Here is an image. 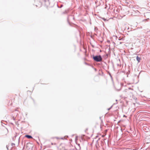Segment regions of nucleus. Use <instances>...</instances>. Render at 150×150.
<instances>
[{
  "label": "nucleus",
  "mask_w": 150,
  "mask_h": 150,
  "mask_svg": "<svg viewBox=\"0 0 150 150\" xmlns=\"http://www.w3.org/2000/svg\"><path fill=\"white\" fill-rule=\"evenodd\" d=\"M93 59L96 62H101L102 60V58L100 55L96 56L93 57Z\"/></svg>",
  "instance_id": "f257e3e1"
},
{
  "label": "nucleus",
  "mask_w": 150,
  "mask_h": 150,
  "mask_svg": "<svg viewBox=\"0 0 150 150\" xmlns=\"http://www.w3.org/2000/svg\"><path fill=\"white\" fill-rule=\"evenodd\" d=\"M8 131L6 128H4L2 131V135L4 137H6L8 134Z\"/></svg>",
  "instance_id": "f03ea898"
},
{
  "label": "nucleus",
  "mask_w": 150,
  "mask_h": 150,
  "mask_svg": "<svg viewBox=\"0 0 150 150\" xmlns=\"http://www.w3.org/2000/svg\"><path fill=\"white\" fill-rule=\"evenodd\" d=\"M137 60L138 61V62H140L141 59L140 57H138V56H137L136 57Z\"/></svg>",
  "instance_id": "7ed1b4c3"
},
{
  "label": "nucleus",
  "mask_w": 150,
  "mask_h": 150,
  "mask_svg": "<svg viewBox=\"0 0 150 150\" xmlns=\"http://www.w3.org/2000/svg\"><path fill=\"white\" fill-rule=\"evenodd\" d=\"M25 137L29 139L32 138V137L31 136H30V135H26L25 136Z\"/></svg>",
  "instance_id": "20e7f679"
},
{
  "label": "nucleus",
  "mask_w": 150,
  "mask_h": 150,
  "mask_svg": "<svg viewBox=\"0 0 150 150\" xmlns=\"http://www.w3.org/2000/svg\"><path fill=\"white\" fill-rule=\"evenodd\" d=\"M146 128V127H143V129H146V128Z\"/></svg>",
  "instance_id": "39448f33"
}]
</instances>
